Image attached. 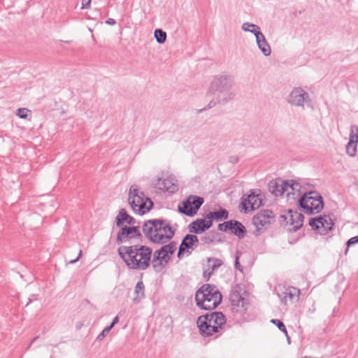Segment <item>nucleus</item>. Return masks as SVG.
<instances>
[{"mask_svg": "<svg viewBox=\"0 0 358 358\" xmlns=\"http://www.w3.org/2000/svg\"><path fill=\"white\" fill-rule=\"evenodd\" d=\"M29 113H30V110L25 108H21L17 109V115L22 119H26L28 116Z\"/></svg>", "mask_w": 358, "mask_h": 358, "instance_id": "nucleus-36", "label": "nucleus"}, {"mask_svg": "<svg viewBox=\"0 0 358 358\" xmlns=\"http://www.w3.org/2000/svg\"><path fill=\"white\" fill-rule=\"evenodd\" d=\"M134 293L136 295L134 299L136 303L139 302L141 299L145 297V285L142 280H139L136 285Z\"/></svg>", "mask_w": 358, "mask_h": 358, "instance_id": "nucleus-29", "label": "nucleus"}, {"mask_svg": "<svg viewBox=\"0 0 358 358\" xmlns=\"http://www.w3.org/2000/svg\"><path fill=\"white\" fill-rule=\"evenodd\" d=\"M271 322L275 325H276L278 327V328L279 329L280 331H281L282 332H283L285 336H287V329H286V327L285 325V324L280 320H278V319H272L271 320Z\"/></svg>", "mask_w": 358, "mask_h": 358, "instance_id": "nucleus-34", "label": "nucleus"}, {"mask_svg": "<svg viewBox=\"0 0 358 358\" xmlns=\"http://www.w3.org/2000/svg\"><path fill=\"white\" fill-rule=\"evenodd\" d=\"M280 218L293 226L292 230L296 231L303 226L304 215L296 210L289 209L287 215H281Z\"/></svg>", "mask_w": 358, "mask_h": 358, "instance_id": "nucleus-15", "label": "nucleus"}, {"mask_svg": "<svg viewBox=\"0 0 358 358\" xmlns=\"http://www.w3.org/2000/svg\"><path fill=\"white\" fill-rule=\"evenodd\" d=\"M81 255H82V250H80L78 257L76 259L71 260L69 262V264H75L76 262H77L78 261V259H80Z\"/></svg>", "mask_w": 358, "mask_h": 358, "instance_id": "nucleus-46", "label": "nucleus"}, {"mask_svg": "<svg viewBox=\"0 0 358 358\" xmlns=\"http://www.w3.org/2000/svg\"><path fill=\"white\" fill-rule=\"evenodd\" d=\"M234 76L227 72L214 76L207 90V95L216 94L218 102L226 104L234 99L236 92L233 90Z\"/></svg>", "mask_w": 358, "mask_h": 358, "instance_id": "nucleus-2", "label": "nucleus"}, {"mask_svg": "<svg viewBox=\"0 0 358 358\" xmlns=\"http://www.w3.org/2000/svg\"><path fill=\"white\" fill-rule=\"evenodd\" d=\"M129 229L130 230L131 233L134 234V236L136 238H140L142 237V234L140 231V227L139 226H136L135 224L129 226Z\"/></svg>", "mask_w": 358, "mask_h": 358, "instance_id": "nucleus-35", "label": "nucleus"}, {"mask_svg": "<svg viewBox=\"0 0 358 358\" xmlns=\"http://www.w3.org/2000/svg\"><path fill=\"white\" fill-rule=\"evenodd\" d=\"M280 195L283 194L285 191L287 190L288 187H290L292 190H298L296 187H294V185H298V182L294 180H280Z\"/></svg>", "mask_w": 358, "mask_h": 358, "instance_id": "nucleus-28", "label": "nucleus"}, {"mask_svg": "<svg viewBox=\"0 0 358 358\" xmlns=\"http://www.w3.org/2000/svg\"><path fill=\"white\" fill-rule=\"evenodd\" d=\"M180 244L185 249L186 253L190 255L192 250L199 246V239L197 236L188 234L183 237Z\"/></svg>", "mask_w": 358, "mask_h": 358, "instance_id": "nucleus-20", "label": "nucleus"}, {"mask_svg": "<svg viewBox=\"0 0 358 358\" xmlns=\"http://www.w3.org/2000/svg\"><path fill=\"white\" fill-rule=\"evenodd\" d=\"M315 308H311V312H312V313H314V312H315Z\"/></svg>", "mask_w": 358, "mask_h": 358, "instance_id": "nucleus-55", "label": "nucleus"}, {"mask_svg": "<svg viewBox=\"0 0 358 358\" xmlns=\"http://www.w3.org/2000/svg\"><path fill=\"white\" fill-rule=\"evenodd\" d=\"M358 243V236L350 238L346 243L348 247Z\"/></svg>", "mask_w": 358, "mask_h": 358, "instance_id": "nucleus-41", "label": "nucleus"}, {"mask_svg": "<svg viewBox=\"0 0 358 358\" xmlns=\"http://www.w3.org/2000/svg\"><path fill=\"white\" fill-rule=\"evenodd\" d=\"M241 28L244 31L250 32L255 35L257 46L264 56L268 57L271 54V47L264 34L260 31L259 27L253 23L244 22Z\"/></svg>", "mask_w": 358, "mask_h": 358, "instance_id": "nucleus-8", "label": "nucleus"}, {"mask_svg": "<svg viewBox=\"0 0 358 358\" xmlns=\"http://www.w3.org/2000/svg\"><path fill=\"white\" fill-rule=\"evenodd\" d=\"M163 245L157 250L158 252L171 260V256L174 254L177 249V243L176 241H170L168 244H162Z\"/></svg>", "mask_w": 358, "mask_h": 358, "instance_id": "nucleus-26", "label": "nucleus"}, {"mask_svg": "<svg viewBox=\"0 0 358 358\" xmlns=\"http://www.w3.org/2000/svg\"><path fill=\"white\" fill-rule=\"evenodd\" d=\"M358 142V127L353 124L350 127V138L346 145V152L350 157L356 155L357 145Z\"/></svg>", "mask_w": 358, "mask_h": 358, "instance_id": "nucleus-17", "label": "nucleus"}, {"mask_svg": "<svg viewBox=\"0 0 358 358\" xmlns=\"http://www.w3.org/2000/svg\"><path fill=\"white\" fill-rule=\"evenodd\" d=\"M119 322V317L118 316H115L112 322L110 323V324L109 326H108V327H110V329H112L113 328V327Z\"/></svg>", "mask_w": 358, "mask_h": 358, "instance_id": "nucleus-44", "label": "nucleus"}, {"mask_svg": "<svg viewBox=\"0 0 358 358\" xmlns=\"http://www.w3.org/2000/svg\"><path fill=\"white\" fill-rule=\"evenodd\" d=\"M207 215V219L210 220H216V221H222L227 220L229 217V212L222 208H220V209L217 211H210Z\"/></svg>", "mask_w": 358, "mask_h": 358, "instance_id": "nucleus-27", "label": "nucleus"}, {"mask_svg": "<svg viewBox=\"0 0 358 358\" xmlns=\"http://www.w3.org/2000/svg\"><path fill=\"white\" fill-rule=\"evenodd\" d=\"M217 103H220L218 102V99L217 98L216 101H214V100L210 101L206 107H204L203 108L201 109L199 111L202 112V111L206 110L208 109H210V108L215 106Z\"/></svg>", "mask_w": 358, "mask_h": 358, "instance_id": "nucleus-40", "label": "nucleus"}, {"mask_svg": "<svg viewBox=\"0 0 358 358\" xmlns=\"http://www.w3.org/2000/svg\"><path fill=\"white\" fill-rule=\"evenodd\" d=\"M309 99L310 96L308 92L301 87H295L288 96L287 102L295 106L303 107L304 102L308 101Z\"/></svg>", "mask_w": 358, "mask_h": 358, "instance_id": "nucleus-14", "label": "nucleus"}, {"mask_svg": "<svg viewBox=\"0 0 358 358\" xmlns=\"http://www.w3.org/2000/svg\"><path fill=\"white\" fill-rule=\"evenodd\" d=\"M217 236V233L215 230L210 231L201 237V243L202 245H210L215 241Z\"/></svg>", "mask_w": 358, "mask_h": 358, "instance_id": "nucleus-30", "label": "nucleus"}, {"mask_svg": "<svg viewBox=\"0 0 358 358\" xmlns=\"http://www.w3.org/2000/svg\"><path fill=\"white\" fill-rule=\"evenodd\" d=\"M32 302V299L31 298L29 299V301L27 302V303L26 304L25 306H29L31 303Z\"/></svg>", "mask_w": 358, "mask_h": 358, "instance_id": "nucleus-51", "label": "nucleus"}, {"mask_svg": "<svg viewBox=\"0 0 358 358\" xmlns=\"http://www.w3.org/2000/svg\"><path fill=\"white\" fill-rule=\"evenodd\" d=\"M91 0H82V8H87L90 6Z\"/></svg>", "mask_w": 358, "mask_h": 358, "instance_id": "nucleus-43", "label": "nucleus"}, {"mask_svg": "<svg viewBox=\"0 0 358 358\" xmlns=\"http://www.w3.org/2000/svg\"><path fill=\"white\" fill-rule=\"evenodd\" d=\"M157 222H159V219L148 220L144 222L142 227L145 237L153 243H155L154 236L157 230Z\"/></svg>", "mask_w": 358, "mask_h": 358, "instance_id": "nucleus-19", "label": "nucleus"}, {"mask_svg": "<svg viewBox=\"0 0 358 358\" xmlns=\"http://www.w3.org/2000/svg\"><path fill=\"white\" fill-rule=\"evenodd\" d=\"M132 238H136V237L131 233L128 226H124L120 227L117 234L116 242L120 245L129 242Z\"/></svg>", "mask_w": 358, "mask_h": 358, "instance_id": "nucleus-25", "label": "nucleus"}, {"mask_svg": "<svg viewBox=\"0 0 358 358\" xmlns=\"http://www.w3.org/2000/svg\"><path fill=\"white\" fill-rule=\"evenodd\" d=\"M234 320L238 323L247 319V310L249 306L248 299L243 296L241 286L238 284L231 287L229 297Z\"/></svg>", "mask_w": 358, "mask_h": 358, "instance_id": "nucleus-5", "label": "nucleus"}, {"mask_svg": "<svg viewBox=\"0 0 358 358\" xmlns=\"http://www.w3.org/2000/svg\"><path fill=\"white\" fill-rule=\"evenodd\" d=\"M111 329H110V327H105L102 331L96 337V341H102L107 335L110 332Z\"/></svg>", "mask_w": 358, "mask_h": 358, "instance_id": "nucleus-37", "label": "nucleus"}, {"mask_svg": "<svg viewBox=\"0 0 358 358\" xmlns=\"http://www.w3.org/2000/svg\"><path fill=\"white\" fill-rule=\"evenodd\" d=\"M309 225L313 230H319L320 234H326L333 229L334 222L329 215H324L310 218Z\"/></svg>", "mask_w": 358, "mask_h": 358, "instance_id": "nucleus-13", "label": "nucleus"}, {"mask_svg": "<svg viewBox=\"0 0 358 358\" xmlns=\"http://www.w3.org/2000/svg\"><path fill=\"white\" fill-rule=\"evenodd\" d=\"M106 23L109 25H115L116 24V21L113 18H108L106 20Z\"/></svg>", "mask_w": 358, "mask_h": 358, "instance_id": "nucleus-47", "label": "nucleus"}, {"mask_svg": "<svg viewBox=\"0 0 358 358\" xmlns=\"http://www.w3.org/2000/svg\"><path fill=\"white\" fill-rule=\"evenodd\" d=\"M208 262L209 263L212 262V264H210V267L211 268L212 272L215 270L217 269L222 264V260L216 258H208Z\"/></svg>", "mask_w": 358, "mask_h": 358, "instance_id": "nucleus-33", "label": "nucleus"}, {"mask_svg": "<svg viewBox=\"0 0 358 358\" xmlns=\"http://www.w3.org/2000/svg\"><path fill=\"white\" fill-rule=\"evenodd\" d=\"M157 230L155 234V243L162 245L168 243L175 235V229L166 220L159 219L157 223Z\"/></svg>", "mask_w": 358, "mask_h": 358, "instance_id": "nucleus-9", "label": "nucleus"}, {"mask_svg": "<svg viewBox=\"0 0 358 358\" xmlns=\"http://www.w3.org/2000/svg\"><path fill=\"white\" fill-rule=\"evenodd\" d=\"M128 201L133 211L141 215L148 213L154 206L152 200L140 192L136 185L130 187Z\"/></svg>", "mask_w": 358, "mask_h": 358, "instance_id": "nucleus-6", "label": "nucleus"}, {"mask_svg": "<svg viewBox=\"0 0 358 358\" xmlns=\"http://www.w3.org/2000/svg\"><path fill=\"white\" fill-rule=\"evenodd\" d=\"M124 222L129 225H134L136 223V220L130 216L124 208H121L115 217V223L117 227H124Z\"/></svg>", "mask_w": 358, "mask_h": 358, "instance_id": "nucleus-24", "label": "nucleus"}, {"mask_svg": "<svg viewBox=\"0 0 358 358\" xmlns=\"http://www.w3.org/2000/svg\"><path fill=\"white\" fill-rule=\"evenodd\" d=\"M185 252H186L185 249L182 247V245L181 244H180L178 255H177L179 259H181Z\"/></svg>", "mask_w": 358, "mask_h": 358, "instance_id": "nucleus-42", "label": "nucleus"}, {"mask_svg": "<svg viewBox=\"0 0 358 358\" xmlns=\"http://www.w3.org/2000/svg\"><path fill=\"white\" fill-rule=\"evenodd\" d=\"M300 290L295 287H289L282 290L281 292H278V296L280 299L282 303L286 304L287 298L290 301L297 300L299 299Z\"/></svg>", "mask_w": 358, "mask_h": 358, "instance_id": "nucleus-23", "label": "nucleus"}, {"mask_svg": "<svg viewBox=\"0 0 358 358\" xmlns=\"http://www.w3.org/2000/svg\"><path fill=\"white\" fill-rule=\"evenodd\" d=\"M213 226V221L207 219V215L204 218L196 219L188 225L190 233L200 234L209 229Z\"/></svg>", "mask_w": 358, "mask_h": 358, "instance_id": "nucleus-16", "label": "nucleus"}, {"mask_svg": "<svg viewBox=\"0 0 358 358\" xmlns=\"http://www.w3.org/2000/svg\"><path fill=\"white\" fill-rule=\"evenodd\" d=\"M65 43H68V44H70L71 43V41H65Z\"/></svg>", "mask_w": 358, "mask_h": 358, "instance_id": "nucleus-53", "label": "nucleus"}, {"mask_svg": "<svg viewBox=\"0 0 358 358\" xmlns=\"http://www.w3.org/2000/svg\"><path fill=\"white\" fill-rule=\"evenodd\" d=\"M294 187H296L298 189L297 191H300V188H301V185H299V183L298 182V185H294Z\"/></svg>", "mask_w": 358, "mask_h": 358, "instance_id": "nucleus-50", "label": "nucleus"}, {"mask_svg": "<svg viewBox=\"0 0 358 358\" xmlns=\"http://www.w3.org/2000/svg\"><path fill=\"white\" fill-rule=\"evenodd\" d=\"M212 271L211 272H207V271H204L203 272V278H207V280L210 278V276L212 274Z\"/></svg>", "mask_w": 358, "mask_h": 358, "instance_id": "nucleus-48", "label": "nucleus"}, {"mask_svg": "<svg viewBox=\"0 0 358 358\" xmlns=\"http://www.w3.org/2000/svg\"><path fill=\"white\" fill-rule=\"evenodd\" d=\"M154 185L156 188L164 192H167L173 194L178 190V186L169 178L162 179L159 178Z\"/></svg>", "mask_w": 358, "mask_h": 358, "instance_id": "nucleus-21", "label": "nucleus"}, {"mask_svg": "<svg viewBox=\"0 0 358 358\" xmlns=\"http://www.w3.org/2000/svg\"><path fill=\"white\" fill-rule=\"evenodd\" d=\"M228 231L236 236L240 239L244 238L246 234V229L245 226L239 221L236 220H230L229 224Z\"/></svg>", "mask_w": 358, "mask_h": 358, "instance_id": "nucleus-22", "label": "nucleus"}, {"mask_svg": "<svg viewBox=\"0 0 358 358\" xmlns=\"http://www.w3.org/2000/svg\"><path fill=\"white\" fill-rule=\"evenodd\" d=\"M226 323V317L222 312H212L199 316L196 324L201 335L203 337L219 333Z\"/></svg>", "mask_w": 358, "mask_h": 358, "instance_id": "nucleus-4", "label": "nucleus"}, {"mask_svg": "<svg viewBox=\"0 0 358 358\" xmlns=\"http://www.w3.org/2000/svg\"><path fill=\"white\" fill-rule=\"evenodd\" d=\"M229 162L232 164H236L238 162V157L236 156H231L229 157Z\"/></svg>", "mask_w": 358, "mask_h": 358, "instance_id": "nucleus-45", "label": "nucleus"}, {"mask_svg": "<svg viewBox=\"0 0 358 358\" xmlns=\"http://www.w3.org/2000/svg\"><path fill=\"white\" fill-rule=\"evenodd\" d=\"M286 336L287 337V341H288V343H290V338H289V337L288 336V335H287V336Z\"/></svg>", "mask_w": 358, "mask_h": 358, "instance_id": "nucleus-52", "label": "nucleus"}, {"mask_svg": "<svg viewBox=\"0 0 358 358\" xmlns=\"http://www.w3.org/2000/svg\"><path fill=\"white\" fill-rule=\"evenodd\" d=\"M274 219V214L271 210L262 209L252 218V223L256 227L255 236L262 234L264 230L271 224Z\"/></svg>", "mask_w": 358, "mask_h": 358, "instance_id": "nucleus-11", "label": "nucleus"}, {"mask_svg": "<svg viewBox=\"0 0 358 358\" xmlns=\"http://www.w3.org/2000/svg\"><path fill=\"white\" fill-rule=\"evenodd\" d=\"M280 186L279 181L273 180L268 183V190L275 196H280Z\"/></svg>", "mask_w": 358, "mask_h": 358, "instance_id": "nucleus-31", "label": "nucleus"}, {"mask_svg": "<svg viewBox=\"0 0 358 358\" xmlns=\"http://www.w3.org/2000/svg\"><path fill=\"white\" fill-rule=\"evenodd\" d=\"M297 203L299 207L308 215L319 213L324 205L322 196L317 191L305 192Z\"/></svg>", "mask_w": 358, "mask_h": 358, "instance_id": "nucleus-7", "label": "nucleus"}, {"mask_svg": "<svg viewBox=\"0 0 358 358\" xmlns=\"http://www.w3.org/2000/svg\"><path fill=\"white\" fill-rule=\"evenodd\" d=\"M204 203V199L196 195H189L182 201V208L178 206V211L183 215L193 217Z\"/></svg>", "mask_w": 358, "mask_h": 358, "instance_id": "nucleus-10", "label": "nucleus"}, {"mask_svg": "<svg viewBox=\"0 0 358 358\" xmlns=\"http://www.w3.org/2000/svg\"><path fill=\"white\" fill-rule=\"evenodd\" d=\"M315 308H311V312H312V313H314V312H315Z\"/></svg>", "mask_w": 358, "mask_h": 358, "instance_id": "nucleus-54", "label": "nucleus"}, {"mask_svg": "<svg viewBox=\"0 0 358 358\" xmlns=\"http://www.w3.org/2000/svg\"><path fill=\"white\" fill-rule=\"evenodd\" d=\"M38 338V336H35L34 338H32V340L31 341L30 343H29V345H31L34 342H35L37 339Z\"/></svg>", "mask_w": 358, "mask_h": 358, "instance_id": "nucleus-49", "label": "nucleus"}, {"mask_svg": "<svg viewBox=\"0 0 358 358\" xmlns=\"http://www.w3.org/2000/svg\"><path fill=\"white\" fill-rule=\"evenodd\" d=\"M229 220L226 221L222 224H219L217 226V229L221 231L227 232V231H228V229H229Z\"/></svg>", "mask_w": 358, "mask_h": 358, "instance_id": "nucleus-38", "label": "nucleus"}, {"mask_svg": "<svg viewBox=\"0 0 358 358\" xmlns=\"http://www.w3.org/2000/svg\"><path fill=\"white\" fill-rule=\"evenodd\" d=\"M120 257L131 270L145 271L151 265L152 249L147 245L135 244L121 245L117 249Z\"/></svg>", "mask_w": 358, "mask_h": 358, "instance_id": "nucleus-1", "label": "nucleus"}, {"mask_svg": "<svg viewBox=\"0 0 358 358\" xmlns=\"http://www.w3.org/2000/svg\"><path fill=\"white\" fill-rule=\"evenodd\" d=\"M242 198L240 208L245 212L248 211L249 208L251 210H255L259 208L262 205V195L259 189H251L247 198Z\"/></svg>", "mask_w": 358, "mask_h": 358, "instance_id": "nucleus-12", "label": "nucleus"}, {"mask_svg": "<svg viewBox=\"0 0 358 358\" xmlns=\"http://www.w3.org/2000/svg\"><path fill=\"white\" fill-rule=\"evenodd\" d=\"M155 38L156 41L159 44H163L165 43L166 40V33L162 29H157L155 31Z\"/></svg>", "mask_w": 358, "mask_h": 358, "instance_id": "nucleus-32", "label": "nucleus"}, {"mask_svg": "<svg viewBox=\"0 0 358 358\" xmlns=\"http://www.w3.org/2000/svg\"><path fill=\"white\" fill-rule=\"evenodd\" d=\"M170 260L162 255L157 250L153 252L151 257V265L156 273L161 272L169 264Z\"/></svg>", "mask_w": 358, "mask_h": 358, "instance_id": "nucleus-18", "label": "nucleus"}, {"mask_svg": "<svg viewBox=\"0 0 358 358\" xmlns=\"http://www.w3.org/2000/svg\"><path fill=\"white\" fill-rule=\"evenodd\" d=\"M241 253L239 252V251H237L236 252V259H235V262H234V266L235 268L240 271H243V267L241 266L240 262H239V255H241Z\"/></svg>", "mask_w": 358, "mask_h": 358, "instance_id": "nucleus-39", "label": "nucleus"}, {"mask_svg": "<svg viewBox=\"0 0 358 358\" xmlns=\"http://www.w3.org/2000/svg\"><path fill=\"white\" fill-rule=\"evenodd\" d=\"M222 296L215 285H203L195 294L196 306L203 310H212L222 302Z\"/></svg>", "mask_w": 358, "mask_h": 358, "instance_id": "nucleus-3", "label": "nucleus"}]
</instances>
